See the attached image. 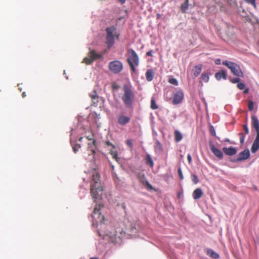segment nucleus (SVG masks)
I'll return each instance as SVG.
<instances>
[{"mask_svg":"<svg viewBox=\"0 0 259 259\" xmlns=\"http://www.w3.org/2000/svg\"><path fill=\"white\" fill-rule=\"evenodd\" d=\"M102 207H103V205L101 204H99L98 207H96L94 209L92 216L94 219H98V222L101 223L103 222L104 220V217L101 215L100 212V209Z\"/></svg>","mask_w":259,"mask_h":259,"instance_id":"obj_10","label":"nucleus"},{"mask_svg":"<svg viewBox=\"0 0 259 259\" xmlns=\"http://www.w3.org/2000/svg\"><path fill=\"white\" fill-rule=\"evenodd\" d=\"M250 155L249 151L246 149L240 152L238 157V160H244L247 159Z\"/></svg>","mask_w":259,"mask_h":259,"instance_id":"obj_15","label":"nucleus"},{"mask_svg":"<svg viewBox=\"0 0 259 259\" xmlns=\"http://www.w3.org/2000/svg\"><path fill=\"white\" fill-rule=\"evenodd\" d=\"M123 94L122 100L125 106L128 108H131L135 99V94L131 86L124 84L123 88Z\"/></svg>","mask_w":259,"mask_h":259,"instance_id":"obj_2","label":"nucleus"},{"mask_svg":"<svg viewBox=\"0 0 259 259\" xmlns=\"http://www.w3.org/2000/svg\"><path fill=\"white\" fill-rule=\"evenodd\" d=\"M148 163L149 164V165L151 167H152L153 166L154 163Z\"/></svg>","mask_w":259,"mask_h":259,"instance_id":"obj_48","label":"nucleus"},{"mask_svg":"<svg viewBox=\"0 0 259 259\" xmlns=\"http://www.w3.org/2000/svg\"><path fill=\"white\" fill-rule=\"evenodd\" d=\"M147 162H152V160L150 158L149 155L147 156Z\"/></svg>","mask_w":259,"mask_h":259,"instance_id":"obj_43","label":"nucleus"},{"mask_svg":"<svg viewBox=\"0 0 259 259\" xmlns=\"http://www.w3.org/2000/svg\"><path fill=\"white\" fill-rule=\"evenodd\" d=\"M239 77H238L237 78H231V79H230V81L233 83H238L240 80Z\"/></svg>","mask_w":259,"mask_h":259,"instance_id":"obj_31","label":"nucleus"},{"mask_svg":"<svg viewBox=\"0 0 259 259\" xmlns=\"http://www.w3.org/2000/svg\"><path fill=\"white\" fill-rule=\"evenodd\" d=\"M178 172L180 179L183 180L184 179V177L181 167H179L178 168Z\"/></svg>","mask_w":259,"mask_h":259,"instance_id":"obj_38","label":"nucleus"},{"mask_svg":"<svg viewBox=\"0 0 259 259\" xmlns=\"http://www.w3.org/2000/svg\"><path fill=\"white\" fill-rule=\"evenodd\" d=\"M215 63L217 65H219L221 64V60L220 59H217L215 61Z\"/></svg>","mask_w":259,"mask_h":259,"instance_id":"obj_42","label":"nucleus"},{"mask_svg":"<svg viewBox=\"0 0 259 259\" xmlns=\"http://www.w3.org/2000/svg\"><path fill=\"white\" fill-rule=\"evenodd\" d=\"M254 103L253 101L250 100L248 102V108L249 111H252L253 109Z\"/></svg>","mask_w":259,"mask_h":259,"instance_id":"obj_27","label":"nucleus"},{"mask_svg":"<svg viewBox=\"0 0 259 259\" xmlns=\"http://www.w3.org/2000/svg\"><path fill=\"white\" fill-rule=\"evenodd\" d=\"M172 104L174 105H177L181 103L184 99L183 92L181 91H178L172 94Z\"/></svg>","mask_w":259,"mask_h":259,"instance_id":"obj_9","label":"nucleus"},{"mask_svg":"<svg viewBox=\"0 0 259 259\" xmlns=\"http://www.w3.org/2000/svg\"><path fill=\"white\" fill-rule=\"evenodd\" d=\"M22 97H23V98L25 97L26 96L25 93V92H23V93H22Z\"/></svg>","mask_w":259,"mask_h":259,"instance_id":"obj_49","label":"nucleus"},{"mask_svg":"<svg viewBox=\"0 0 259 259\" xmlns=\"http://www.w3.org/2000/svg\"><path fill=\"white\" fill-rule=\"evenodd\" d=\"M90 259H99L97 257H91Z\"/></svg>","mask_w":259,"mask_h":259,"instance_id":"obj_51","label":"nucleus"},{"mask_svg":"<svg viewBox=\"0 0 259 259\" xmlns=\"http://www.w3.org/2000/svg\"><path fill=\"white\" fill-rule=\"evenodd\" d=\"M118 1L121 4H123L125 3L126 0H118Z\"/></svg>","mask_w":259,"mask_h":259,"instance_id":"obj_45","label":"nucleus"},{"mask_svg":"<svg viewBox=\"0 0 259 259\" xmlns=\"http://www.w3.org/2000/svg\"><path fill=\"white\" fill-rule=\"evenodd\" d=\"M215 77L218 80H221L222 78L226 79L227 78V73L225 70H221L219 72L215 73Z\"/></svg>","mask_w":259,"mask_h":259,"instance_id":"obj_17","label":"nucleus"},{"mask_svg":"<svg viewBox=\"0 0 259 259\" xmlns=\"http://www.w3.org/2000/svg\"><path fill=\"white\" fill-rule=\"evenodd\" d=\"M202 69V65H196L194 69L193 70V75L194 77H197L200 73Z\"/></svg>","mask_w":259,"mask_h":259,"instance_id":"obj_20","label":"nucleus"},{"mask_svg":"<svg viewBox=\"0 0 259 259\" xmlns=\"http://www.w3.org/2000/svg\"><path fill=\"white\" fill-rule=\"evenodd\" d=\"M87 139H88L89 140L92 141V144L93 145H95V143L96 142V140L93 139L92 138L90 137V136L87 137Z\"/></svg>","mask_w":259,"mask_h":259,"instance_id":"obj_40","label":"nucleus"},{"mask_svg":"<svg viewBox=\"0 0 259 259\" xmlns=\"http://www.w3.org/2000/svg\"><path fill=\"white\" fill-rule=\"evenodd\" d=\"M105 144L108 146H111L112 147V149L110 150V153L113 159L116 161H118L119 158L118 156L117 151L115 150V146L112 144L109 141H106Z\"/></svg>","mask_w":259,"mask_h":259,"instance_id":"obj_11","label":"nucleus"},{"mask_svg":"<svg viewBox=\"0 0 259 259\" xmlns=\"http://www.w3.org/2000/svg\"><path fill=\"white\" fill-rule=\"evenodd\" d=\"M207 254L213 258L217 259L219 257V254L211 249H209L207 250Z\"/></svg>","mask_w":259,"mask_h":259,"instance_id":"obj_21","label":"nucleus"},{"mask_svg":"<svg viewBox=\"0 0 259 259\" xmlns=\"http://www.w3.org/2000/svg\"><path fill=\"white\" fill-rule=\"evenodd\" d=\"M147 186L148 187H149L150 189H152V187L151 186V185H150L149 184H147Z\"/></svg>","mask_w":259,"mask_h":259,"instance_id":"obj_50","label":"nucleus"},{"mask_svg":"<svg viewBox=\"0 0 259 259\" xmlns=\"http://www.w3.org/2000/svg\"><path fill=\"white\" fill-rule=\"evenodd\" d=\"M90 97L91 98L92 101V106H97L99 102V97L97 94L96 91H93L90 94Z\"/></svg>","mask_w":259,"mask_h":259,"instance_id":"obj_14","label":"nucleus"},{"mask_svg":"<svg viewBox=\"0 0 259 259\" xmlns=\"http://www.w3.org/2000/svg\"><path fill=\"white\" fill-rule=\"evenodd\" d=\"M151 108L153 110L158 109V107L156 104L155 100L152 98L151 100Z\"/></svg>","mask_w":259,"mask_h":259,"instance_id":"obj_24","label":"nucleus"},{"mask_svg":"<svg viewBox=\"0 0 259 259\" xmlns=\"http://www.w3.org/2000/svg\"><path fill=\"white\" fill-rule=\"evenodd\" d=\"M82 137H81L79 138V141L81 142L82 141Z\"/></svg>","mask_w":259,"mask_h":259,"instance_id":"obj_52","label":"nucleus"},{"mask_svg":"<svg viewBox=\"0 0 259 259\" xmlns=\"http://www.w3.org/2000/svg\"><path fill=\"white\" fill-rule=\"evenodd\" d=\"M91 151L92 152V153H95V150H91Z\"/></svg>","mask_w":259,"mask_h":259,"instance_id":"obj_53","label":"nucleus"},{"mask_svg":"<svg viewBox=\"0 0 259 259\" xmlns=\"http://www.w3.org/2000/svg\"><path fill=\"white\" fill-rule=\"evenodd\" d=\"M111 167H112V169H113V168H114L113 165H111Z\"/></svg>","mask_w":259,"mask_h":259,"instance_id":"obj_54","label":"nucleus"},{"mask_svg":"<svg viewBox=\"0 0 259 259\" xmlns=\"http://www.w3.org/2000/svg\"><path fill=\"white\" fill-rule=\"evenodd\" d=\"M123 63L119 60H114L109 62V70L114 74H118L123 70Z\"/></svg>","mask_w":259,"mask_h":259,"instance_id":"obj_7","label":"nucleus"},{"mask_svg":"<svg viewBox=\"0 0 259 259\" xmlns=\"http://www.w3.org/2000/svg\"><path fill=\"white\" fill-rule=\"evenodd\" d=\"M192 180L195 184H197L199 182L198 177L194 174L192 175Z\"/></svg>","mask_w":259,"mask_h":259,"instance_id":"obj_29","label":"nucleus"},{"mask_svg":"<svg viewBox=\"0 0 259 259\" xmlns=\"http://www.w3.org/2000/svg\"><path fill=\"white\" fill-rule=\"evenodd\" d=\"M175 140L176 142H179L181 141L183 139L182 134L179 131H175L174 132Z\"/></svg>","mask_w":259,"mask_h":259,"instance_id":"obj_22","label":"nucleus"},{"mask_svg":"<svg viewBox=\"0 0 259 259\" xmlns=\"http://www.w3.org/2000/svg\"><path fill=\"white\" fill-rule=\"evenodd\" d=\"M103 190L101 186L100 176L97 170L94 168L92 172V179L91 184V194L93 199L95 201L98 199L100 196L98 192Z\"/></svg>","mask_w":259,"mask_h":259,"instance_id":"obj_1","label":"nucleus"},{"mask_svg":"<svg viewBox=\"0 0 259 259\" xmlns=\"http://www.w3.org/2000/svg\"><path fill=\"white\" fill-rule=\"evenodd\" d=\"M227 3L232 7H234L237 5L236 0H227Z\"/></svg>","mask_w":259,"mask_h":259,"instance_id":"obj_28","label":"nucleus"},{"mask_svg":"<svg viewBox=\"0 0 259 259\" xmlns=\"http://www.w3.org/2000/svg\"><path fill=\"white\" fill-rule=\"evenodd\" d=\"M188 3H189V1L186 0L185 1L184 3L181 5V10L182 12L185 13L186 12V10L188 9V5H189Z\"/></svg>","mask_w":259,"mask_h":259,"instance_id":"obj_23","label":"nucleus"},{"mask_svg":"<svg viewBox=\"0 0 259 259\" xmlns=\"http://www.w3.org/2000/svg\"><path fill=\"white\" fill-rule=\"evenodd\" d=\"M223 151L225 154L230 156L233 155L237 152L236 149L232 147L229 148L224 147L223 148Z\"/></svg>","mask_w":259,"mask_h":259,"instance_id":"obj_16","label":"nucleus"},{"mask_svg":"<svg viewBox=\"0 0 259 259\" xmlns=\"http://www.w3.org/2000/svg\"><path fill=\"white\" fill-rule=\"evenodd\" d=\"M187 158H188V160L189 162H191V161L192 160L191 156L190 155H188Z\"/></svg>","mask_w":259,"mask_h":259,"instance_id":"obj_44","label":"nucleus"},{"mask_svg":"<svg viewBox=\"0 0 259 259\" xmlns=\"http://www.w3.org/2000/svg\"><path fill=\"white\" fill-rule=\"evenodd\" d=\"M81 147L80 145L78 144H76L74 145V146L73 147V151L75 153H76L77 151H78L79 149H80Z\"/></svg>","mask_w":259,"mask_h":259,"instance_id":"obj_33","label":"nucleus"},{"mask_svg":"<svg viewBox=\"0 0 259 259\" xmlns=\"http://www.w3.org/2000/svg\"><path fill=\"white\" fill-rule=\"evenodd\" d=\"M222 64L229 68L234 75L241 77L244 76L240 66L237 64L227 60L223 61Z\"/></svg>","mask_w":259,"mask_h":259,"instance_id":"obj_5","label":"nucleus"},{"mask_svg":"<svg viewBox=\"0 0 259 259\" xmlns=\"http://www.w3.org/2000/svg\"><path fill=\"white\" fill-rule=\"evenodd\" d=\"M243 128L245 131V134H248L249 133V129L247 127V125L246 124H244L243 125Z\"/></svg>","mask_w":259,"mask_h":259,"instance_id":"obj_39","label":"nucleus"},{"mask_svg":"<svg viewBox=\"0 0 259 259\" xmlns=\"http://www.w3.org/2000/svg\"><path fill=\"white\" fill-rule=\"evenodd\" d=\"M155 149L156 150H158L159 151H161L162 150V145L159 142H157Z\"/></svg>","mask_w":259,"mask_h":259,"instance_id":"obj_30","label":"nucleus"},{"mask_svg":"<svg viewBox=\"0 0 259 259\" xmlns=\"http://www.w3.org/2000/svg\"><path fill=\"white\" fill-rule=\"evenodd\" d=\"M127 52L130 55L127 60V62L132 71L135 72L136 71L135 66H138L139 63L138 56L136 52L132 49L128 50Z\"/></svg>","mask_w":259,"mask_h":259,"instance_id":"obj_6","label":"nucleus"},{"mask_svg":"<svg viewBox=\"0 0 259 259\" xmlns=\"http://www.w3.org/2000/svg\"><path fill=\"white\" fill-rule=\"evenodd\" d=\"M203 194L202 190L200 188H197L193 193V198L195 200L199 199L202 196Z\"/></svg>","mask_w":259,"mask_h":259,"instance_id":"obj_18","label":"nucleus"},{"mask_svg":"<svg viewBox=\"0 0 259 259\" xmlns=\"http://www.w3.org/2000/svg\"><path fill=\"white\" fill-rule=\"evenodd\" d=\"M239 136H240V141L241 144H243L244 142L245 139V136L244 134L242 133H239Z\"/></svg>","mask_w":259,"mask_h":259,"instance_id":"obj_32","label":"nucleus"},{"mask_svg":"<svg viewBox=\"0 0 259 259\" xmlns=\"http://www.w3.org/2000/svg\"><path fill=\"white\" fill-rule=\"evenodd\" d=\"M249 92V89H246L244 91V93L246 94V93H248Z\"/></svg>","mask_w":259,"mask_h":259,"instance_id":"obj_46","label":"nucleus"},{"mask_svg":"<svg viewBox=\"0 0 259 259\" xmlns=\"http://www.w3.org/2000/svg\"><path fill=\"white\" fill-rule=\"evenodd\" d=\"M210 132L213 136H214V137L216 136L215 131L214 127L212 125H211L210 127Z\"/></svg>","mask_w":259,"mask_h":259,"instance_id":"obj_37","label":"nucleus"},{"mask_svg":"<svg viewBox=\"0 0 259 259\" xmlns=\"http://www.w3.org/2000/svg\"><path fill=\"white\" fill-rule=\"evenodd\" d=\"M201 78L203 81L207 82L209 80V75L207 73H202L201 75Z\"/></svg>","mask_w":259,"mask_h":259,"instance_id":"obj_25","label":"nucleus"},{"mask_svg":"<svg viewBox=\"0 0 259 259\" xmlns=\"http://www.w3.org/2000/svg\"><path fill=\"white\" fill-rule=\"evenodd\" d=\"M225 142L231 143L229 139H226L224 141Z\"/></svg>","mask_w":259,"mask_h":259,"instance_id":"obj_47","label":"nucleus"},{"mask_svg":"<svg viewBox=\"0 0 259 259\" xmlns=\"http://www.w3.org/2000/svg\"><path fill=\"white\" fill-rule=\"evenodd\" d=\"M251 118L252 126L256 132V136L252 144L251 150L252 153H255L259 149V121L254 115H252Z\"/></svg>","mask_w":259,"mask_h":259,"instance_id":"obj_3","label":"nucleus"},{"mask_svg":"<svg viewBox=\"0 0 259 259\" xmlns=\"http://www.w3.org/2000/svg\"><path fill=\"white\" fill-rule=\"evenodd\" d=\"M246 3L248 4H251L252 5L254 8L256 7L255 5V0H244Z\"/></svg>","mask_w":259,"mask_h":259,"instance_id":"obj_36","label":"nucleus"},{"mask_svg":"<svg viewBox=\"0 0 259 259\" xmlns=\"http://www.w3.org/2000/svg\"><path fill=\"white\" fill-rule=\"evenodd\" d=\"M126 144L131 149L133 148V141L131 139H127Z\"/></svg>","mask_w":259,"mask_h":259,"instance_id":"obj_35","label":"nucleus"},{"mask_svg":"<svg viewBox=\"0 0 259 259\" xmlns=\"http://www.w3.org/2000/svg\"><path fill=\"white\" fill-rule=\"evenodd\" d=\"M131 118L127 116L120 114L118 116L117 123L121 126H124L130 122Z\"/></svg>","mask_w":259,"mask_h":259,"instance_id":"obj_12","label":"nucleus"},{"mask_svg":"<svg viewBox=\"0 0 259 259\" xmlns=\"http://www.w3.org/2000/svg\"><path fill=\"white\" fill-rule=\"evenodd\" d=\"M245 85L244 83H242V82H239L238 84H237V88L239 89V90H243L245 89Z\"/></svg>","mask_w":259,"mask_h":259,"instance_id":"obj_34","label":"nucleus"},{"mask_svg":"<svg viewBox=\"0 0 259 259\" xmlns=\"http://www.w3.org/2000/svg\"><path fill=\"white\" fill-rule=\"evenodd\" d=\"M116 29L115 26L107 27L106 29L107 32L106 42L108 48H110L114 45L115 38H119V34L116 32Z\"/></svg>","mask_w":259,"mask_h":259,"instance_id":"obj_4","label":"nucleus"},{"mask_svg":"<svg viewBox=\"0 0 259 259\" xmlns=\"http://www.w3.org/2000/svg\"><path fill=\"white\" fill-rule=\"evenodd\" d=\"M168 82L170 84H174L175 85H177L178 84V82L177 80L174 78H169L168 79Z\"/></svg>","mask_w":259,"mask_h":259,"instance_id":"obj_26","label":"nucleus"},{"mask_svg":"<svg viewBox=\"0 0 259 259\" xmlns=\"http://www.w3.org/2000/svg\"><path fill=\"white\" fill-rule=\"evenodd\" d=\"M146 78L147 81H151L153 80L154 72L152 69H148L145 73Z\"/></svg>","mask_w":259,"mask_h":259,"instance_id":"obj_19","label":"nucleus"},{"mask_svg":"<svg viewBox=\"0 0 259 259\" xmlns=\"http://www.w3.org/2000/svg\"><path fill=\"white\" fill-rule=\"evenodd\" d=\"M102 57V54H98L95 51L92 50L89 52L88 56L83 59V62L87 64H90L92 63L96 59H100Z\"/></svg>","mask_w":259,"mask_h":259,"instance_id":"obj_8","label":"nucleus"},{"mask_svg":"<svg viewBox=\"0 0 259 259\" xmlns=\"http://www.w3.org/2000/svg\"><path fill=\"white\" fill-rule=\"evenodd\" d=\"M209 147L212 152L218 157L222 158L223 157V153L220 149L215 147L212 143L209 144Z\"/></svg>","mask_w":259,"mask_h":259,"instance_id":"obj_13","label":"nucleus"},{"mask_svg":"<svg viewBox=\"0 0 259 259\" xmlns=\"http://www.w3.org/2000/svg\"><path fill=\"white\" fill-rule=\"evenodd\" d=\"M152 53H153V51L152 50H150V51H149L148 52H147L146 53V55L147 56H152Z\"/></svg>","mask_w":259,"mask_h":259,"instance_id":"obj_41","label":"nucleus"}]
</instances>
